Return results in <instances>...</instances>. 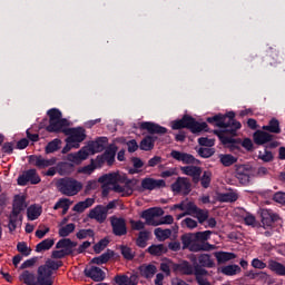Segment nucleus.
Masks as SVG:
<instances>
[{"label":"nucleus","instance_id":"37","mask_svg":"<svg viewBox=\"0 0 285 285\" xmlns=\"http://www.w3.org/2000/svg\"><path fill=\"white\" fill-rule=\"evenodd\" d=\"M95 205V198H86L83 202H79L73 206L75 213H83L87 208Z\"/></svg>","mask_w":285,"mask_h":285},{"label":"nucleus","instance_id":"20","mask_svg":"<svg viewBox=\"0 0 285 285\" xmlns=\"http://www.w3.org/2000/svg\"><path fill=\"white\" fill-rule=\"evenodd\" d=\"M140 130H147L149 135H166L168 132V129H166L165 127L148 121L140 124Z\"/></svg>","mask_w":285,"mask_h":285},{"label":"nucleus","instance_id":"22","mask_svg":"<svg viewBox=\"0 0 285 285\" xmlns=\"http://www.w3.org/2000/svg\"><path fill=\"white\" fill-rule=\"evenodd\" d=\"M99 184H104L102 188H106L107 186H118L119 181H121V175L117 174V173H112V174H106L104 176H101L98 179Z\"/></svg>","mask_w":285,"mask_h":285},{"label":"nucleus","instance_id":"46","mask_svg":"<svg viewBox=\"0 0 285 285\" xmlns=\"http://www.w3.org/2000/svg\"><path fill=\"white\" fill-rule=\"evenodd\" d=\"M155 148V138L147 136L140 141V150H153Z\"/></svg>","mask_w":285,"mask_h":285},{"label":"nucleus","instance_id":"33","mask_svg":"<svg viewBox=\"0 0 285 285\" xmlns=\"http://www.w3.org/2000/svg\"><path fill=\"white\" fill-rule=\"evenodd\" d=\"M63 266L62 261H46L45 265L39 266L42 271L47 272L49 275H52V271H59Z\"/></svg>","mask_w":285,"mask_h":285},{"label":"nucleus","instance_id":"23","mask_svg":"<svg viewBox=\"0 0 285 285\" xmlns=\"http://www.w3.org/2000/svg\"><path fill=\"white\" fill-rule=\"evenodd\" d=\"M140 277L144 279H153L157 275V266L155 264H142L138 267Z\"/></svg>","mask_w":285,"mask_h":285},{"label":"nucleus","instance_id":"32","mask_svg":"<svg viewBox=\"0 0 285 285\" xmlns=\"http://www.w3.org/2000/svg\"><path fill=\"white\" fill-rule=\"evenodd\" d=\"M267 268L272 272L275 273V275H278V277H285V265L275 261V259H269L267 264Z\"/></svg>","mask_w":285,"mask_h":285},{"label":"nucleus","instance_id":"27","mask_svg":"<svg viewBox=\"0 0 285 285\" xmlns=\"http://www.w3.org/2000/svg\"><path fill=\"white\" fill-rule=\"evenodd\" d=\"M207 124H215L216 128H228V114L209 117Z\"/></svg>","mask_w":285,"mask_h":285},{"label":"nucleus","instance_id":"6","mask_svg":"<svg viewBox=\"0 0 285 285\" xmlns=\"http://www.w3.org/2000/svg\"><path fill=\"white\" fill-rule=\"evenodd\" d=\"M56 248L61 249L52 252V259H63V257L72 255V249L77 248V243L71 242L70 238H62L56 244Z\"/></svg>","mask_w":285,"mask_h":285},{"label":"nucleus","instance_id":"4","mask_svg":"<svg viewBox=\"0 0 285 285\" xmlns=\"http://www.w3.org/2000/svg\"><path fill=\"white\" fill-rule=\"evenodd\" d=\"M173 130H181V128H187L190 132H202L208 128V124L198 122L193 118V116L185 115L180 120H175L171 122Z\"/></svg>","mask_w":285,"mask_h":285},{"label":"nucleus","instance_id":"39","mask_svg":"<svg viewBox=\"0 0 285 285\" xmlns=\"http://www.w3.org/2000/svg\"><path fill=\"white\" fill-rule=\"evenodd\" d=\"M20 282H23L26 285H36L37 284V276L35 273H31L30 271H24L20 275Z\"/></svg>","mask_w":285,"mask_h":285},{"label":"nucleus","instance_id":"10","mask_svg":"<svg viewBox=\"0 0 285 285\" xmlns=\"http://www.w3.org/2000/svg\"><path fill=\"white\" fill-rule=\"evenodd\" d=\"M124 184V185H119ZM135 180H130L126 177H121V181L114 186L115 193L121 194V197H130L135 193Z\"/></svg>","mask_w":285,"mask_h":285},{"label":"nucleus","instance_id":"61","mask_svg":"<svg viewBox=\"0 0 285 285\" xmlns=\"http://www.w3.org/2000/svg\"><path fill=\"white\" fill-rule=\"evenodd\" d=\"M131 161L135 168V169H130L131 175H135V173H139L138 170L139 168H144V161L141 160V158L134 157Z\"/></svg>","mask_w":285,"mask_h":285},{"label":"nucleus","instance_id":"11","mask_svg":"<svg viewBox=\"0 0 285 285\" xmlns=\"http://www.w3.org/2000/svg\"><path fill=\"white\" fill-rule=\"evenodd\" d=\"M190 236H194L193 233L185 234L181 236L184 248H189L193 253H199V250H206V244H203L197 238L189 239Z\"/></svg>","mask_w":285,"mask_h":285},{"label":"nucleus","instance_id":"30","mask_svg":"<svg viewBox=\"0 0 285 285\" xmlns=\"http://www.w3.org/2000/svg\"><path fill=\"white\" fill-rule=\"evenodd\" d=\"M52 275L38 267V275L36 276V285H52Z\"/></svg>","mask_w":285,"mask_h":285},{"label":"nucleus","instance_id":"8","mask_svg":"<svg viewBox=\"0 0 285 285\" xmlns=\"http://www.w3.org/2000/svg\"><path fill=\"white\" fill-rule=\"evenodd\" d=\"M170 188L174 195H183L186 197L187 195H190V190H193V184L187 177H178L176 181L171 184Z\"/></svg>","mask_w":285,"mask_h":285},{"label":"nucleus","instance_id":"54","mask_svg":"<svg viewBox=\"0 0 285 285\" xmlns=\"http://www.w3.org/2000/svg\"><path fill=\"white\" fill-rule=\"evenodd\" d=\"M237 163V158H235L233 155H222L220 156V164H223V166H233V164Z\"/></svg>","mask_w":285,"mask_h":285},{"label":"nucleus","instance_id":"53","mask_svg":"<svg viewBox=\"0 0 285 285\" xmlns=\"http://www.w3.org/2000/svg\"><path fill=\"white\" fill-rule=\"evenodd\" d=\"M111 257H112V253L107 252V253L100 255L99 257L94 258L92 263L94 264H98V265H100V264H108V262H110Z\"/></svg>","mask_w":285,"mask_h":285},{"label":"nucleus","instance_id":"35","mask_svg":"<svg viewBox=\"0 0 285 285\" xmlns=\"http://www.w3.org/2000/svg\"><path fill=\"white\" fill-rule=\"evenodd\" d=\"M263 130L266 132H272L273 135H279L282 132V127H279V120L277 118H272L268 125L263 126Z\"/></svg>","mask_w":285,"mask_h":285},{"label":"nucleus","instance_id":"7","mask_svg":"<svg viewBox=\"0 0 285 285\" xmlns=\"http://www.w3.org/2000/svg\"><path fill=\"white\" fill-rule=\"evenodd\" d=\"M65 135L67 136L68 146H71V148H79V144L86 140V129L82 127L67 128Z\"/></svg>","mask_w":285,"mask_h":285},{"label":"nucleus","instance_id":"17","mask_svg":"<svg viewBox=\"0 0 285 285\" xmlns=\"http://www.w3.org/2000/svg\"><path fill=\"white\" fill-rule=\"evenodd\" d=\"M140 188L142 191L166 188V180L147 177L141 180Z\"/></svg>","mask_w":285,"mask_h":285},{"label":"nucleus","instance_id":"1","mask_svg":"<svg viewBox=\"0 0 285 285\" xmlns=\"http://www.w3.org/2000/svg\"><path fill=\"white\" fill-rule=\"evenodd\" d=\"M47 115L49 117V125L46 127L47 132H63L65 135L70 121L62 118L63 115L57 108L49 109Z\"/></svg>","mask_w":285,"mask_h":285},{"label":"nucleus","instance_id":"9","mask_svg":"<svg viewBox=\"0 0 285 285\" xmlns=\"http://www.w3.org/2000/svg\"><path fill=\"white\" fill-rule=\"evenodd\" d=\"M41 183V177L37 169H28L18 177V186H28V184L37 185Z\"/></svg>","mask_w":285,"mask_h":285},{"label":"nucleus","instance_id":"57","mask_svg":"<svg viewBox=\"0 0 285 285\" xmlns=\"http://www.w3.org/2000/svg\"><path fill=\"white\" fill-rule=\"evenodd\" d=\"M17 250L18 253H21V255H23L24 257H28V255H30V253L32 252V249L28 247V244L26 242L18 243Z\"/></svg>","mask_w":285,"mask_h":285},{"label":"nucleus","instance_id":"58","mask_svg":"<svg viewBox=\"0 0 285 285\" xmlns=\"http://www.w3.org/2000/svg\"><path fill=\"white\" fill-rule=\"evenodd\" d=\"M97 166H99V165H97V163L94 161L92 164L78 169V173H81L82 175H92V173H95V169L97 168Z\"/></svg>","mask_w":285,"mask_h":285},{"label":"nucleus","instance_id":"51","mask_svg":"<svg viewBox=\"0 0 285 285\" xmlns=\"http://www.w3.org/2000/svg\"><path fill=\"white\" fill-rule=\"evenodd\" d=\"M193 217H196L199 224H204V222L208 220V209H202L198 207Z\"/></svg>","mask_w":285,"mask_h":285},{"label":"nucleus","instance_id":"5","mask_svg":"<svg viewBox=\"0 0 285 285\" xmlns=\"http://www.w3.org/2000/svg\"><path fill=\"white\" fill-rule=\"evenodd\" d=\"M58 188L62 195L67 197H75L83 190V184L75 178H62L58 183Z\"/></svg>","mask_w":285,"mask_h":285},{"label":"nucleus","instance_id":"45","mask_svg":"<svg viewBox=\"0 0 285 285\" xmlns=\"http://www.w3.org/2000/svg\"><path fill=\"white\" fill-rule=\"evenodd\" d=\"M198 263L205 268H213V266H215V261H213V258L208 254L200 255L198 257Z\"/></svg>","mask_w":285,"mask_h":285},{"label":"nucleus","instance_id":"16","mask_svg":"<svg viewBox=\"0 0 285 285\" xmlns=\"http://www.w3.org/2000/svg\"><path fill=\"white\" fill-rule=\"evenodd\" d=\"M30 164L39 168V170H43V168H50V166H55L57 164V158L52 157L50 159L43 158V156L32 155L29 157Z\"/></svg>","mask_w":285,"mask_h":285},{"label":"nucleus","instance_id":"19","mask_svg":"<svg viewBox=\"0 0 285 285\" xmlns=\"http://www.w3.org/2000/svg\"><path fill=\"white\" fill-rule=\"evenodd\" d=\"M253 139L256 146H264V144H269V141H273L275 136L266 130H256L253 135Z\"/></svg>","mask_w":285,"mask_h":285},{"label":"nucleus","instance_id":"15","mask_svg":"<svg viewBox=\"0 0 285 285\" xmlns=\"http://www.w3.org/2000/svg\"><path fill=\"white\" fill-rule=\"evenodd\" d=\"M250 175H253V169L246 165H239L236 168L235 177L242 186H248L250 184Z\"/></svg>","mask_w":285,"mask_h":285},{"label":"nucleus","instance_id":"47","mask_svg":"<svg viewBox=\"0 0 285 285\" xmlns=\"http://www.w3.org/2000/svg\"><path fill=\"white\" fill-rule=\"evenodd\" d=\"M120 253L127 262H132L135 259V250L126 245L120 246Z\"/></svg>","mask_w":285,"mask_h":285},{"label":"nucleus","instance_id":"56","mask_svg":"<svg viewBox=\"0 0 285 285\" xmlns=\"http://www.w3.org/2000/svg\"><path fill=\"white\" fill-rule=\"evenodd\" d=\"M60 145H61L60 139H53L52 141L48 142V145L46 147V153L47 154L57 153V150H59Z\"/></svg>","mask_w":285,"mask_h":285},{"label":"nucleus","instance_id":"28","mask_svg":"<svg viewBox=\"0 0 285 285\" xmlns=\"http://www.w3.org/2000/svg\"><path fill=\"white\" fill-rule=\"evenodd\" d=\"M89 154L87 153L86 147H82L79 151L73 154H68L67 159L72 164H81V161H86L88 159Z\"/></svg>","mask_w":285,"mask_h":285},{"label":"nucleus","instance_id":"21","mask_svg":"<svg viewBox=\"0 0 285 285\" xmlns=\"http://www.w3.org/2000/svg\"><path fill=\"white\" fill-rule=\"evenodd\" d=\"M108 141V138H99L96 141H91L88 144V146H85L88 155H95L97 153H102V150L106 148V142Z\"/></svg>","mask_w":285,"mask_h":285},{"label":"nucleus","instance_id":"59","mask_svg":"<svg viewBox=\"0 0 285 285\" xmlns=\"http://www.w3.org/2000/svg\"><path fill=\"white\" fill-rule=\"evenodd\" d=\"M237 199H239V196L235 193H227V194H223L220 195V202H237Z\"/></svg>","mask_w":285,"mask_h":285},{"label":"nucleus","instance_id":"64","mask_svg":"<svg viewBox=\"0 0 285 285\" xmlns=\"http://www.w3.org/2000/svg\"><path fill=\"white\" fill-rule=\"evenodd\" d=\"M273 199L277 204H282L283 206H285V193L284 191H277L276 194H274Z\"/></svg>","mask_w":285,"mask_h":285},{"label":"nucleus","instance_id":"43","mask_svg":"<svg viewBox=\"0 0 285 285\" xmlns=\"http://www.w3.org/2000/svg\"><path fill=\"white\" fill-rule=\"evenodd\" d=\"M52 246H55V239L46 238L36 246V252L43 253V250H50Z\"/></svg>","mask_w":285,"mask_h":285},{"label":"nucleus","instance_id":"49","mask_svg":"<svg viewBox=\"0 0 285 285\" xmlns=\"http://www.w3.org/2000/svg\"><path fill=\"white\" fill-rule=\"evenodd\" d=\"M167 249L164 246V244L160 245H151L148 247V254L149 255H156V257H160V255H164V253H166Z\"/></svg>","mask_w":285,"mask_h":285},{"label":"nucleus","instance_id":"48","mask_svg":"<svg viewBox=\"0 0 285 285\" xmlns=\"http://www.w3.org/2000/svg\"><path fill=\"white\" fill-rule=\"evenodd\" d=\"M148 237H150V233L142 230L138 234V238L136 239V246H139V248H146Z\"/></svg>","mask_w":285,"mask_h":285},{"label":"nucleus","instance_id":"14","mask_svg":"<svg viewBox=\"0 0 285 285\" xmlns=\"http://www.w3.org/2000/svg\"><path fill=\"white\" fill-rule=\"evenodd\" d=\"M275 222H279V215L273 213L271 209L261 210V224L263 228H272Z\"/></svg>","mask_w":285,"mask_h":285},{"label":"nucleus","instance_id":"55","mask_svg":"<svg viewBox=\"0 0 285 285\" xmlns=\"http://www.w3.org/2000/svg\"><path fill=\"white\" fill-rule=\"evenodd\" d=\"M213 179V174L210 171H204L200 178V185L203 188H208L210 186V181Z\"/></svg>","mask_w":285,"mask_h":285},{"label":"nucleus","instance_id":"38","mask_svg":"<svg viewBox=\"0 0 285 285\" xmlns=\"http://www.w3.org/2000/svg\"><path fill=\"white\" fill-rule=\"evenodd\" d=\"M70 206H72V202H70L69 198H60L53 206V210L62 208V215H67L68 210H70Z\"/></svg>","mask_w":285,"mask_h":285},{"label":"nucleus","instance_id":"26","mask_svg":"<svg viewBox=\"0 0 285 285\" xmlns=\"http://www.w3.org/2000/svg\"><path fill=\"white\" fill-rule=\"evenodd\" d=\"M86 277H90L94 282H104L106 279V273L101 268L91 266L89 269H85Z\"/></svg>","mask_w":285,"mask_h":285},{"label":"nucleus","instance_id":"24","mask_svg":"<svg viewBox=\"0 0 285 285\" xmlns=\"http://www.w3.org/2000/svg\"><path fill=\"white\" fill-rule=\"evenodd\" d=\"M183 175H187L193 178L194 184H199L202 177V167L197 166H185L180 168Z\"/></svg>","mask_w":285,"mask_h":285},{"label":"nucleus","instance_id":"12","mask_svg":"<svg viewBox=\"0 0 285 285\" xmlns=\"http://www.w3.org/2000/svg\"><path fill=\"white\" fill-rule=\"evenodd\" d=\"M117 155V147L110 146L108 147L105 153L96 158L97 166H104V164H108V166H112L115 164V156Z\"/></svg>","mask_w":285,"mask_h":285},{"label":"nucleus","instance_id":"44","mask_svg":"<svg viewBox=\"0 0 285 285\" xmlns=\"http://www.w3.org/2000/svg\"><path fill=\"white\" fill-rule=\"evenodd\" d=\"M227 128L233 130H239L242 128V122L235 120V114L233 111L227 112Z\"/></svg>","mask_w":285,"mask_h":285},{"label":"nucleus","instance_id":"42","mask_svg":"<svg viewBox=\"0 0 285 285\" xmlns=\"http://www.w3.org/2000/svg\"><path fill=\"white\" fill-rule=\"evenodd\" d=\"M194 236H189L188 240L190 239H199L203 244H206L210 239V235H213V232L210 230H205V232H197V233H191Z\"/></svg>","mask_w":285,"mask_h":285},{"label":"nucleus","instance_id":"52","mask_svg":"<svg viewBox=\"0 0 285 285\" xmlns=\"http://www.w3.org/2000/svg\"><path fill=\"white\" fill-rule=\"evenodd\" d=\"M75 224L70 223L67 224L66 226L61 227L58 232V235L60 237H68V235H70L71 233H75Z\"/></svg>","mask_w":285,"mask_h":285},{"label":"nucleus","instance_id":"63","mask_svg":"<svg viewBox=\"0 0 285 285\" xmlns=\"http://www.w3.org/2000/svg\"><path fill=\"white\" fill-rule=\"evenodd\" d=\"M108 239H101L98 244L94 246L95 253H101V250H104L108 246Z\"/></svg>","mask_w":285,"mask_h":285},{"label":"nucleus","instance_id":"18","mask_svg":"<svg viewBox=\"0 0 285 285\" xmlns=\"http://www.w3.org/2000/svg\"><path fill=\"white\" fill-rule=\"evenodd\" d=\"M88 217L89 219H96V222H99V224H104L108 217V209L101 205H97L89 212Z\"/></svg>","mask_w":285,"mask_h":285},{"label":"nucleus","instance_id":"31","mask_svg":"<svg viewBox=\"0 0 285 285\" xmlns=\"http://www.w3.org/2000/svg\"><path fill=\"white\" fill-rule=\"evenodd\" d=\"M170 156L173 159H176V161H181L183 164H195V156L190 154L173 150Z\"/></svg>","mask_w":285,"mask_h":285},{"label":"nucleus","instance_id":"29","mask_svg":"<svg viewBox=\"0 0 285 285\" xmlns=\"http://www.w3.org/2000/svg\"><path fill=\"white\" fill-rule=\"evenodd\" d=\"M194 275L199 285H210V274L202 267H196Z\"/></svg>","mask_w":285,"mask_h":285},{"label":"nucleus","instance_id":"60","mask_svg":"<svg viewBox=\"0 0 285 285\" xmlns=\"http://www.w3.org/2000/svg\"><path fill=\"white\" fill-rule=\"evenodd\" d=\"M198 208L199 207H197V205L194 202L185 203L186 215H191V216L195 215Z\"/></svg>","mask_w":285,"mask_h":285},{"label":"nucleus","instance_id":"62","mask_svg":"<svg viewBox=\"0 0 285 285\" xmlns=\"http://www.w3.org/2000/svg\"><path fill=\"white\" fill-rule=\"evenodd\" d=\"M129 224L131 226V230H144V228H146V224L141 220L130 219Z\"/></svg>","mask_w":285,"mask_h":285},{"label":"nucleus","instance_id":"34","mask_svg":"<svg viewBox=\"0 0 285 285\" xmlns=\"http://www.w3.org/2000/svg\"><path fill=\"white\" fill-rule=\"evenodd\" d=\"M214 257L218 264H226V262H232V259H237V255L230 252H215Z\"/></svg>","mask_w":285,"mask_h":285},{"label":"nucleus","instance_id":"50","mask_svg":"<svg viewBox=\"0 0 285 285\" xmlns=\"http://www.w3.org/2000/svg\"><path fill=\"white\" fill-rule=\"evenodd\" d=\"M155 235H156L157 239H159L160 242H166V239H168L170 237V235H173V230L163 229V228L158 227L155 229Z\"/></svg>","mask_w":285,"mask_h":285},{"label":"nucleus","instance_id":"40","mask_svg":"<svg viewBox=\"0 0 285 285\" xmlns=\"http://www.w3.org/2000/svg\"><path fill=\"white\" fill-rule=\"evenodd\" d=\"M27 217L30 222H35V219H39L41 217V207L37 205H31L27 209Z\"/></svg>","mask_w":285,"mask_h":285},{"label":"nucleus","instance_id":"25","mask_svg":"<svg viewBox=\"0 0 285 285\" xmlns=\"http://www.w3.org/2000/svg\"><path fill=\"white\" fill-rule=\"evenodd\" d=\"M114 281L117 285H137V284H139L138 276L135 274H131L130 276H128L126 274H119V275L115 276Z\"/></svg>","mask_w":285,"mask_h":285},{"label":"nucleus","instance_id":"41","mask_svg":"<svg viewBox=\"0 0 285 285\" xmlns=\"http://www.w3.org/2000/svg\"><path fill=\"white\" fill-rule=\"evenodd\" d=\"M220 273L230 277L237 275V273H242V267L239 265H226L220 267Z\"/></svg>","mask_w":285,"mask_h":285},{"label":"nucleus","instance_id":"3","mask_svg":"<svg viewBox=\"0 0 285 285\" xmlns=\"http://www.w3.org/2000/svg\"><path fill=\"white\" fill-rule=\"evenodd\" d=\"M164 215V209H161L160 207H154V208H149L142 212L141 217L142 219H146V224H148V226H161L164 224H173V222H175V218L173 217V215H166L164 217H161ZM155 217H161L159 219V222H155Z\"/></svg>","mask_w":285,"mask_h":285},{"label":"nucleus","instance_id":"13","mask_svg":"<svg viewBox=\"0 0 285 285\" xmlns=\"http://www.w3.org/2000/svg\"><path fill=\"white\" fill-rule=\"evenodd\" d=\"M110 224H111L112 233L117 237H124V235L128 234V227H126L125 218H119L117 216H112L110 218Z\"/></svg>","mask_w":285,"mask_h":285},{"label":"nucleus","instance_id":"2","mask_svg":"<svg viewBox=\"0 0 285 285\" xmlns=\"http://www.w3.org/2000/svg\"><path fill=\"white\" fill-rule=\"evenodd\" d=\"M26 208H28V205L26 204V197L16 196L12 205V212L9 216L8 228L10 233H14V230H17V225L21 224V219H23L21 212L26 210Z\"/></svg>","mask_w":285,"mask_h":285},{"label":"nucleus","instance_id":"36","mask_svg":"<svg viewBox=\"0 0 285 285\" xmlns=\"http://www.w3.org/2000/svg\"><path fill=\"white\" fill-rule=\"evenodd\" d=\"M174 269L177 271L178 273H181L183 275H193V274H195V268L188 262H183L180 264H175Z\"/></svg>","mask_w":285,"mask_h":285}]
</instances>
